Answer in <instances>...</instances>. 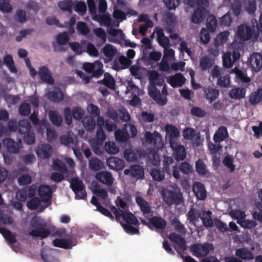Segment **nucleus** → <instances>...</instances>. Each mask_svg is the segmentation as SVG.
Returning a JSON list of instances; mask_svg holds the SVG:
<instances>
[{"label":"nucleus","instance_id":"nucleus-54","mask_svg":"<svg viewBox=\"0 0 262 262\" xmlns=\"http://www.w3.org/2000/svg\"><path fill=\"white\" fill-rule=\"evenodd\" d=\"M58 6L61 10L71 12L73 4L71 0H63L58 3Z\"/></svg>","mask_w":262,"mask_h":262},{"label":"nucleus","instance_id":"nucleus-31","mask_svg":"<svg viewBox=\"0 0 262 262\" xmlns=\"http://www.w3.org/2000/svg\"><path fill=\"white\" fill-rule=\"evenodd\" d=\"M246 90L245 88H237L229 91V96L232 99H242L245 97Z\"/></svg>","mask_w":262,"mask_h":262},{"label":"nucleus","instance_id":"nucleus-47","mask_svg":"<svg viewBox=\"0 0 262 262\" xmlns=\"http://www.w3.org/2000/svg\"><path fill=\"white\" fill-rule=\"evenodd\" d=\"M4 62L11 73H15L17 72V69L15 67L14 62L11 55H6L4 58Z\"/></svg>","mask_w":262,"mask_h":262},{"label":"nucleus","instance_id":"nucleus-52","mask_svg":"<svg viewBox=\"0 0 262 262\" xmlns=\"http://www.w3.org/2000/svg\"><path fill=\"white\" fill-rule=\"evenodd\" d=\"M104 149L106 152L111 154H116L119 151L118 147L113 141L106 142L104 145Z\"/></svg>","mask_w":262,"mask_h":262},{"label":"nucleus","instance_id":"nucleus-46","mask_svg":"<svg viewBox=\"0 0 262 262\" xmlns=\"http://www.w3.org/2000/svg\"><path fill=\"white\" fill-rule=\"evenodd\" d=\"M245 10L249 14H253L256 10V3L255 0H246L244 6Z\"/></svg>","mask_w":262,"mask_h":262},{"label":"nucleus","instance_id":"nucleus-21","mask_svg":"<svg viewBox=\"0 0 262 262\" xmlns=\"http://www.w3.org/2000/svg\"><path fill=\"white\" fill-rule=\"evenodd\" d=\"M185 77L182 74L179 73L170 76L167 81L172 87L175 88L182 86L185 83Z\"/></svg>","mask_w":262,"mask_h":262},{"label":"nucleus","instance_id":"nucleus-58","mask_svg":"<svg viewBox=\"0 0 262 262\" xmlns=\"http://www.w3.org/2000/svg\"><path fill=\"white\" fill-rule=\"evenodd\" d=\"M32 181L31 177L28 174H23L18 178L17 182L20 186H25L30 184Z\"/></svg>","mask_w":262,"mask_h":262},{"label":"nucleus","instance_id":"nucleus-17","mask_svg":"<svg viewBox=\"0 0 262 262\" xmlns=\"http://www.w3.org/2000/svg\"><path fill=\"white\" fill-rule=\"evenodd\" d=\"M106 164L110 169L116 171L122 169L125 166L124 161L122 159L114 157L107 158Z\"/></svg>","mask_w":262,"mask_h":262},{"label":"nucleus","instance_id":"nucleus-55","mask_svg":"<svg viewBox=\"0 0 262 262\" xmlns=\"http://www.w3.org/2000/svg\"><path fill=\"white\" fill-rule=\"evenodd\" d=\"M76 29L77 32L82 35H86L90 32L86 24L83 21H78L77 23Z\"/></svg>","mask_w":262,"mask_h":262},{"label":"nucleus","instance_id":"nucleus-56","mask_svg":"<svg viewBox=\"0 0 262 262\" xmlns=\"http://www.w3.org/2000/svg\"><path fill=\"white\" fill-rule=\"evenodd\" d=\"M53 169L54 170L58 171L62 173H65L67 172V168L65 164L58 160L54 161Z\"/></svg>","mask_w":262,"mask_h":262},{"label":"nucleus","instance_id":"nucleus-30","mask_svg":"<svg viewBox=\"0 0 262 262\" xmlns=\"http://www.w3.org/2000/svg\"><path fill=\"white\" fill-rule=\"evenodd\" d=\"M98 83L103 84L111 90L115 89V80L112 75L108 73H105L103 79L98 81Z\"/></svg>","mask_w":262,"mask_h":262},{"label":"nucleus","instance_id":"nucleus-37","mask_svg":"<svg viewBox=\"0 0 262 262\" xmlns=\"http://www.w3.org/2000/svg\"><path fill=\"white\" fill-rule=\"evenodd\" d=\"M0 233L3 235L9 244H14L17 242L15 236L10 230L2 228L0 229Z\"/></svg>","mask_w":262,"mask_h":262},{"label":"nucleus","instance_id":"nucleus-18","mask_svg":"<svg viewBox=\"0 0 262 262\" xmlns=\"http://www.w3.org/2000/svg\"><path fill=\"white\" fill-rule=\"evenodd\" d=\"M192 190L197 199L204 200L206 198L207 192L204 185L199 182L194 183Z\"/></svg>","mask_w":262,"mask_h":262},{"label":"nucleus","instance_id":"nucleus-6","mask_svg":"<svg viewBox=\"0 0 262 262\" xmlns=\"http://www.w3.org/2000/svg\"><path fill=\"white\" fill-rule=\"evenodd\" d=\"M124 174L136 180L143 179L144 170L143 167L139 164L130 165L129 168L125 169Z\"/></svg>","mask_w":262,"mask_h":262},{"label":"nucleus","instance_id":"nucleus-11","mask_svg":"<svg viewBox=\"0 0 262 262\" xmlns=\"http://www.w3.org/2000/svg\"><path fill=\"white\" fill-rule=\"evenodd\" d=\"M148 220L151 223V230H153L155 228L157 231L161 232L166 228L167 225L166 221L161 216H153L149 219Z\"/></svg>","mask_w":262,"mask_h":262},{"label":"nucleus","instance_id":"nucleus-25","mask_svg":"<svg viewBox=\"0 0 262 262\" xmlns=\"http://www.w3.org/2000/svg\"><path fill=\"white\" fill-rule=\"evenodd\" d=\"M48 98L53 102H60L64 98V95L61 90L58 88H55L53 91L47 93Z\"/></svg>","mask_w":262,"mask_h":262},{"label":"nucleus","instance_id":"nucleus-22","mask_svg":"<svg viewBox=\"0 0 262 262\" xmlns=\"http://www.w3.org/2000/svg\"><path fill=\"white\" fill-rule=\"evenodd\" d=\"M168 237L170 241L176 244L181 249L183 250H186V242L181 235L175 232H171L169 234Z\"/></svg>","mask_w":262,"mask_h":262},{"label":"nucleus","instance_id":"nucleus-10","mask_svg":"<svg viewBox=\"0 0 262 262\" xmlns=\"http://www.w3.org/2000/svg\"><path fill=\"white\" fill-rule=\"evenodd\" d=\"M3 143L7 151L11 153L16 154L19 150L21 141L19 139L18 142H16L10 138H6L4 139Z\"/></svg>","mask_w":262,"mask_h":262},{"label":"nucleus","instance_id":"nucleus-32","mask_svg":"<svg viewBox=\"0 0 262 262\" xmlns=\"http://www.w3.org/2000/svg\"><path fill=\"white\" fill-rule=\"evenodd\" d=\"M82 123L86 131H93L96 126V121L94 117L90 116H85L82 120Z\"/></svg>","mask_w":262,"mask_h":262},{"label":"nucleus","instance_id":"nucleus-13","mask_svg":"<svg viewBox=\"0 0 262 262\" xmlns=\"http://www.w3.org/2000/svg\"><path fill=\"white\" fill-rule=\"evenodd\" d=\"M248 62L254 71L258 72L262 67V55L258 53H254L249 58Z\"/></svg>","mask_w":262,"mask_h":262},{"label":"nucleus","instance_id":"nucleus-38","mask_svg":"<svg viewBox=\"0 0 262 262\" xmlns=\"http://www.w3.org/2000/svg\"><path fill=\"white\" fill-rule=\"evenodd\" d=\"M229 35V32L228 31H224L219 33L214 40L215 46L219 47L224 44L227 41Z\"/></svg>","mask_w":262,"mask_h":262},{"label":"nucleus","instance_id":"nucleus-12","mask_svg":"<svg viewBox=\"0 0 262 262\" xmlns=\"http://www.w3.org/2000/svg\"><path fill=\"white\" fill-rule=\"evenodd\" d=\"M136 202L139 206L140 210L145 217L152 214L151 208L149 203L143 198L140 196H136Z\"/></svg>","mask_w":262,"mask_h":262},{"label":"nucleus","instance_id":"nucleus-62","mask_svg":"<svg viewBox=\"0 0 262 262\" xmlns=\"http://www.w3.org/2000/svg\"><path fill=\"white\" fill-rule=\"evenodd\" d=\"M207 27L211 32H214L216 28L217 21L213 16H209L206 20Z\"/></svg>","mask_w":262,"mask_h":262},{"label":"nucleus","instance_id":"nucleus-40","mask_svg":"<svg viewBox=\"0 0 262 262\" xmlns=\"http://www.w3.org/2000/svg\"><path fill=\"white\" fill-rule=\"evenodd\" d=\"M195 169L196 172L200 176H205L208 172L206 165L200 159L195 162Z\"/></svg>","mask_w":262,"mask_h":262},{"label":"nucleus","instance_id":"nucleus-41","mask_svg":"<svg viewBox=\"0 0 262 262\" xmlns=\"http://www.w3.org/2000/svg\"><path fill=\"white\" fill-rule=\"evenodd\" d=\"M167 134L169 135V141L173 138H178L180 135L178 128L174 125L167 124L165 126Z\"/></svg>","mask_w":262,"mask_h":262},{"label":"nucleus","instance_id":"nucleus-45","mask_svg":"<svg viewBox=\"0 0 262 262\" xmlns=\"http://www.w3.org/2000/svg\"><path fill=\"white\" fill-rule=\"evenodd\" d=\"M159 73L155 71H152L149 74V84H156L158 86H162L164 83L163 80L159 79Z\"/></svg>","mask_w":262,"mask_h":262},{"label":"nucleus","instance_id":"nucleus-43","mask_svg":"<svg viewBox=\"0 0 262 262\" xmlns=\"http://www.w3.org/2000/svg\"><path fill=\"white\" fill-rule=\"evenodd\" d=\"M213 64V63L211 59L207 56L202 57L200 59V66L203 71L211 68Z\"/></svg>","mask_w":262,"mask_h":262},{"label":"nucleus","instance_id":"nucleus-39","mask_svg":"<svg viewBox=\"0 0 262 262\" xmlns=\"http://www.w3.org/2000/svg\"><path fill=\"white\" fill-rule=\"evenodd\" d=\"M89 166L92 170L97 171L103 167V163L98 158L93 157L89 161Z\"/></svg>","mask_w":262,"mask_h":262},{"label":"nucleus","instance_id":"nucleus-49","mask_svg":"<svg viewBox=\"0 0 262 262\" xmlns=\"http://www.w3.org/2000/svg\"><path fill=\"white\" fill-rule=\"evenodd\" d=\"M211 212L209 210L204 212L203 216L201 217L203 225L205 227H211L213 225V222L211 217Z\"/></svg>","mask_w":262,"mask_h":262},{"label":"nucleus","instance_id":"nucleus-61","mask_svg":"<svg viewBox=\"0 0 262 262\" xmlns=\"http://www.w3.org/2000/svg\"><path fill=\"white\" fill-rule=\"evenodd\" d=\"M188 219L190 222H194L201 217V213L198 210L192 207L188 213Z\"/></svg>","mask_w":262,"mask_h":262},{"label":"nucleus","instance_id":"nucleus-36","mask_svg":"<svg viewBox=\"0 0 262 262\" xmlns=\"http://www.w3.org/2000/svg\"><path fill=\"white\" fill-rule=\"evenodd\" d=\"M53 245L55 247L63 249H71L73 247L72 241L67 239H55L53 241Z\"/></svg>","mask_w":262,"mask_h":262},{"label":"nucleus","instance_id":"nucleus-42","mask_svg":"<svg viewBox=\"0 0 262 262\" xmlns=\"http://www.w3.org/2000/svg\"><path fill=\"white\" fill-rule=\"evenodd\" d=\"M103 53L105 56L107 57L109 60H112L116 52V49L113 45L110 44L106 45L102 49Z\"/></svg>","mask_w":262,"mask_h":262},{"label":"nucleus","instance_id":"nucleus-8","mask_svg":"<svg viewBox=\"0 0 262 262\" xmlns=\"http://www.w3.org/2000/svg\"><path fill=\"white\" fill-rule=\"evenodd\" d=\"M156 85V84H149L148 94L158 104L161 106L165 105L167 102V99L165 96H162L160 90L157 89Z\"/></svg>","mask_w":262,"mask_h":262},{"label":"nucleus","instance_id":"nucleus-28","mask_svg":"<svg viewBox=\"0 0 262 262\" xmlns=\"http://www.w3.org/2000/svg\"><path fill=\"white\" fill-rule=\"evenodd\" d=\"M115 137L117 141L126 142L129 138V135L127 132V124H125L122 129H119L115 131Z\"/></svg>","mask_w":262,"mask_h":262},{"label":"nucleus","instance_id":"nucleus-4","mask_svg":"<svg viewBox=\"0 0 262 262\" xmlns=\"http://www.w3.org/2000/svg\"><path fill=\"white\" fill-rule=\"evenodd\" d=\"M70 187L75 193L76 198L84 199L86 197L85 186L82 181L77 177L73 178L70 181Z\"/></svg>","mask_w":262,"mask_h":262},{"label":"nucleus","instance_id":"nucleus-20","mask_svg":"<svg viewBox=\"0 0 262 262\" xmlns=\"http://www.w3.org/2000/svg\"><path fill=\"white\" fill-rule=\"evenodd\" d=\"M38 75L40 79L43 81L51 84L54 83V79L52 77L49 69L46 66L40 67Z\"/></svg>","mask_w":262,"mask_h":262},{"label":"nucleus","instance_id":"nucleus-27","mask_svg":"<svg viewBox=\"0 0 262 262\" xmlns=\"http://www.w3.org/2000/svg\"><path fill=\"white\" fill-rule=\"evenodd\" d=\"M229 136L227 129L224 126H220L217 131L213 136V140L215 143H220L224 141Z\"/></svg>","mask_w":262,"mask_h":262},{"label":"nucleus","instance_id":"nucleus-2","mask_svg":"<svg viewBox=\"0 0 262 262\" xmlns=\"http://www.w3.org/2000/svg\"><path fill=\"white\" fill-rule=\"evenodd\" d=\"M162 197L165 203L169 206L180 205L184 201L183 194L180 191L166 190L163 192Z\"/></svg>","mask_w":262,"mask_h":262},{"label":"nucleus","instance_id":"nucleus-7","mask_svg":"<svg viewBox=\"0 0 262 262\" xmlns=\"http://www.w3.org/2000/svg\"><path fill=\"white\" fill-rule=\"evenodd\" d=\"M170 146L172 150V156L176 161H183L186 158L187 153L183 145L171 140Z\"/></svg>","mask_w":262,"mask_h":262},{"label":"nucleus","instance_id":"nucleus-33","mask_svg":"<svg viewBox=\"0 0 262 262\" xmlns=\"http://www.w3.org/2000/svg\"><path fill=\"white\" fill-rule=\"evenodd\" d=\"M31 125L28 119H24L18 122L17 130L20 134H25L30 131Z\"/></svg>","mask_w":262,"mask_h":262},{"label":"nucleus","instance_id":"nucleus-24","mask_svg":"<svg viewBox=\"0 0 262 262\" xmlns=\"http://www.w3.org/2000/svg\"><path fill=\"white\" fill-rule=\"evenodd\" d=\"M121 220L125 222V223H123L120 222L121 224H129L133 225L135 226H139V222L136 216L130 212L123 211L121 214Z\"/></svg>","mask_w":262,"mask_h":262},{"label":"nucleus","instance_id":"nucleus-48","mask_svg":"<svg viewBox=\"0 0 262 262\" xmlns=\"http://www.w3.org/2000/svg\"><path fill=\"white\" fill-rule=\"evenodd\" d=\"M123 155L124 158L129 162H135L138 160L136 149H125L123 152Z\"/></svg>","mask_w":262,"mask_h":262},{"label":"nucleus","instance_id":"nucleus-63","mask_svg":"<svg viewBox=\"0 0 262 262\" xmlns=\"http://www.w3.org/2000/svg\"><path fill=\"white\" fill-rule=\"evenodd\" d=\"M133 225L129 224H122V226L125 231L130 234H140L139 226L137 227L133 226Z\"/></svg>","mask_w":262,"mask_h":262},{"label":"nucleus","instance_id":"nucleus-26","mask_svg":"<svg viewBox=\"0 0 262 262\" xmlns=\"http://www.w3.org/2000/svg\"><path fill=\"white\" fill-rule=\"evenodd\" d=\"M206 9L204 7H198L193 12L191 21L195 24L201 23L205 17Z\"/></svg>","mask_w":262,"mask_h":262},{"label":"nucleus","instance_id":"nucleus-9","mask_svg":"<svg viewBox=\"0 0 262 262\" xmlns=\"http://www.w3.org/2000/svg\"><path fill=\"white\" fill-rule=\"evenodd\" d=\"M254 32V28L246 24H241L238 27L236 35L241 40L246 41L251 38Z\"/></svg>","mask_w":262,"mask_h":262},{"label":"nucleus","instance_id":"nucleus-23","mask_svg":"<svg viewBox=\"0 0 262 262\" xmlns=\"http://www.w3.org/2000/svg\"><path fill=\"white\" fill-rule=\"evenodd\" d=\"M168 237L170 241L176 244L181 249L183 250H186V242L181 235L175 232H171L169 234Z\"/></svg>","mask_w":262,"mask_h":262},{"label":"nucleus","instance_id":"nucleus-3","mask_svg":"<svg viewBox=\"0 0 262 262\" xmlns=\"http://www.w3.org/2000/svg\"><path fill=\"white\" fill-rule=\"evenodd\" d=\"M192 254L197 257H205L210 251L214 250V247L212 244L205 243L203 244H196L193 245L190 248Z\"/></svg>","mask_w":262,"mask_h":262},{"label":"nucleus","instance_id":"nucleus-1","mask_svg":"<svg viewBox=\"0 0 262 262\" xmlns=\"http://www.w3.org/2000/svg\"><path fill=\"white\" fill-rule=\"evenodd\" d=\"M30 227L32 229L29 232V235L35 237L45 238L50 234V231L47 228V224L40 217H33L30 222Z\"/></svg>","mask_w":262,"mask_h":262},{"label":"nucleus","instance_id":"nucleus-57","mask_svg":"<svg viewBox=\"0 0 262 262\" xmlns=\"http://www.w3.org/2000/svg\"><path fill=\"white\" fill-rule=\"evenodd\" d=\"M237 223L242 227L246 229H252L257 226V223L253 220H239Z\"/></svg>","mask_w":262,"mask_h":262},{"label":"nucleus","instance_id":"nucleus-60","mask_svg":"<svg viewBox=\"0 0 262 262\" xmlns=\"http://www.w3.org/2000/svg\"><path fill=\"white\" fill-rule=\"evenodd\" d=\"M72 115L74 119L81 120L84 115V111L80 107L75 106L72 108Z\"/></svg>","mask_w":262,"mask_h":262},{"label":"nucleus","instance_id":"nucleus-50","mask_svg":"<svg viewBox=\"0 0 262 262\" xmlns=\"http://www.w3.org/2000/svg\"><path fill=\"white\" fill-rule=\"evenodd\" d=\"M223 164L228 169L230 172H233L235 168V166L234 164V159L231 156L228 155L225 156L223 160Z\"/></svg>","mask_w":262,"mask_h":262},{"label":"nucleus","instance_id":"nucleus-5","mask_svg":"<svg viewBox=\"0 0 262 262\" xmlns=\"http://www.w3.org/2000/svg\"><path fill=\"white\" fill-rule=\"evenodd\" d=\"M144 137L146 142L153 145L154 149L159 150L163 147V142L161 135L158 132L155 131L153 133L150 132H146L145 133Z\"/></svg>","mask_w":262,"mask_h":262},{"label":"nucleus","instance_id":"nucleus-64","mask_svg":"<svg viewBox=\"0 0 262 262\" xmlns=\"http://www.w3.org/2000/svg\"><path fill=\"white\" fill-rule=\"evenodd\" d=\"M41 257L44 262H59L51 252L41 251Z\"/></svg>","mask_w":262,"mask_h":262},{"label":"nucleus","instance_id":"nucleus-15","mask_svg":"<svg viewBox=\"0 0 262 262\" xmlns=\"http://www.w3.org/2000/svg\"><path fill=\"white\" fill-rule=\"evenodd\" d=\"M52 151V147L50 144H42L38 146L36 153L38 157L46 159L51 156Z\"/></svg>","mask_w":262,"mask_h":262},{"label":"nucleus","instance_id":"nucleus-44","mask_svg":"<svg viewBox=\"0 0 262 262\" xmlns=\"http://www.w3.org/2000/svg\"><path fill=\"white\" fill-rule=\"evenodd\" d=\"M150 174L152 179L158 182L163 181L165 178L164 171L157 168L151 169Z\"/></svg>","mask_w":262,"mask_h":262},{"label":"nucleus","instance_id":"nucleus-19","mask_svg":"<svg viewBox=\"0 0 262 262\" xmlns=\"http://www.w3.org/2000/svg\"><path fill=\"white\" fill-rule=\"evenodd\" d=\"M235 256L242 261H250L254 259L252 252L246 248L237 249L235 251Z\"/></svg>","mask_w":262,"mask_h":262},{"label":"nucleus","instance_id":"nucleus-59","mask_svg":"<svg viewBox=\"0 0 262 262\" xmlns=\"http://www.w3.org/2000/svg\"><path fill=\"white\" fill-rule=\"evenodd\" d=\"M232 22V19L229 12H227L220 19V24L222 27H229Z\"/></svg>","mask_w":262,"mask_h":262},{"label":"nucleus","instance_id":"nucleus-29","mask_svg":"<svg viewBox=\"0 0 262 262\" xmlns=\"http://www.w3.org/2000/svg\"><path fill=\"white\" fill-rule=\"evenodd\" d=\"M204 91L206 99L208 100L210 103L214 101L220 95L219 91L210 86L207 89L204 88Z\"/></svg>","mask_w":262,"mask_h":262},{"label":"nucleus","instance_id":"nucleus-53","mask_svg":"<svg viewBox=\"0 0 262 262\" xmlns=\"http://www.w3.org/2000/svg\"><path fill=\"white\" fill-rule=\"evenodd\" d=\"M176 19L174 14L170 12H165L162 17L163 21L168 26H172L175 23Z\"/></svg>","mask_w":262,"mask_h":262},{"label":"nucleus","instance_id":"nucleus-35","mask_svg":"<svg viewBox=\"0 0 262 262\" xmlns=\"http://www.w3.org/2000/svg\"><path fill=\"white\" fill-rule=\"evenodd\" d=\"M48 116L50 120L54 125L60 126L61 125L62 119L57 111L53 110L49 111Z\"/></svg>","mask_w":262,"mask_h":262},{"label":"nucleus","instance_id":"nucleus-51","mask_svg":"<svg viewBox=\"0 0 262 262\" xmlns=\"http://www.w3.org/2000/svg\"><path fill=\"white\" fill-rule=\"evenodd\" d=\"M103 142L95 141L92 142L91 146L95 154L100 156L103 154Z\"/></svg>","mask_w":262,"mask_h":262},{"label":"nucleus","instance_id":"nucleus-16","mask_svg":"<svg viewBox=\"0 0 262 262\" xmlns=\"http://www.w3.org/2000/svg\"><path fill=\"white\" fill-rule=\"evenodd\" d=\"M96 179L100 183L111 186L114 182V178L112 174L106 171H102L96 174Z\"/></svg>","mask_w":262,"mask_h":262},{"label":"nucleus","instance_id":"nucleus-34","mask_svg":"<svg viewBox=\"0 0 262 262\" xmlns=\"http://www.w3.org/2000/svg\"><path fill=\"white\" fill-rule=\"evenodd\" d=\"M252 105H256L262 101V88H258L255 92L250 94L249 99Z\"/></svg>","mask_w":262,"mask_h":262},{"label":"nucleus","instance_id":"nucleus-14","mask_svg":"<svg viewBox=\"0 0 262 262\" xmlns=\"http://www.w3.org/2000/svg\"><path fill=\"white\" fill-rule=\"evenodd\" d=\"M52 193V189L48 185H41L38 189V195L43 203H47L50 201Z\"/></svg>","mask_w":262,"mask_h":262}]
</instances>
